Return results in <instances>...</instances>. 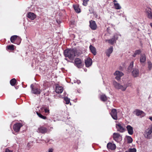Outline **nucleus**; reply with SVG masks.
<instances>
[{"instance_id":"obj_24","label":"nucleus","mask_w":152,"mask_h":152,"mask_svg":"<svg viewBox=\"0 0 152 152\" xmlns=\"http://www.w3.org/2000/svg\"><path fill=\"white\" fill-rule=\"evenodd\" d=\"M73 7L76 12L79 13L80 12V9L77 5H74Z\"/></svg>"},{"instance_id":"obj_6","label":"nucleus","mask_w":152,"mask_h":152,"mask_svg":"<svg viewBox=\"0 0 152 152\" xmlns=\"http://www.w3.org/2000/svg\"><path fill=\"white\" fill-rule=\"evenodd\" d=\"M16 40L18 41L17 44L19 45L20 44L21 42V39L19 37L15 35L12 36L10 38V41L12 43H15L14 42Z\"/></svg>"},{"instance_id":"obj_44","label":"nucleus","mask_w":152,"mask_h":152,"mask_svg":"<svg viewBox=\"0 0 152 152\" xmlns=\"http://www.w3.org/2000/svg\"><path fill=\"white\" fill-rule=\"evenodd\" d=\"M150 25L151 26L152 28V23H151L150 24Z\"/></svg>"},{"instance_id":"obj_13","label":"nucleus","mask_w":152,"mask_h":152,"mask_svg":"<svg viewBox=\"0 0 152 152\" xmlns=\"http://www.w3.org/2000/svg\"><path fill=\"white\" fill-rule=\"evenodd\" d=\"M107 147L108 150H110L112 151L114 150L116 148L115 145L110 142L107 143Z\"/></svg>"},{"instance_id":"obj_34","label":"nucleus","mask_w":152,"mask_h":152,"mask_svg":"<svg viewBox=\"0 0 152 152\" xmlns=\"http://www.w3.org/2000/svg\"><path fill=\"white\" fill-rule=\"evenodd\" d=\"M114 6L116 9L119 10L121 8V7L118 3H114Z\"/></svg>"},{"instance_id":"obj_21","label":"nucleus","mask_w":152,"mask_h":152,"mask_svg":"<svg viewBox=\"0 0 152 152\" xmlns=\"http://www.w3.org/2000/svg\"><path fill=\"white\" fill-rule=\"evenodd\" d=\"M146 60V56L145 54L141 55L140 57V62L141 63H144Z\"/></svg>"},{"instance_id":"obj_28","label":"nucleus","mask_w":152,"mask_h":152,"mask_svg":"<svg viewBox=\"0 0 152 152\" xmlns=\"http://www.w3.org/2000/svg\"><path fill=\"white\" fill-rule=\"evenodd\" d=\"M17 81L16 80L15 78H13L10 81V85L12 86H14L16 83Z\"/></svg>"},{"instance_id":"obj_31","label":"nucleus","mask_w":152,"mask_h":152,"mask_svg":"<svg viewBox=\"0 0 152 152\" xmlns=\"http://www.w3.org/2000/svg\"><path fill=\"white\" fill-rule=\"evenodd\" d=\"M126 138L127 139L128 143H130L132 142L133 141V139L131 137L129 136H127Z\"/></svg>"},{"instance_id":"obj_29","label":"nucleus","mask_w":152,"mask_h":152,"mask_svg":"<svg viewBox=\"0 0 152 152\" xmlns=\"http://www.w3.org/2000/svg\"><path fill=\"white\" fill-rule=\"evenodd\" d=\"M133 66V62L132 61L130 63V65L129 66L128 68V72H130L131 71Z\"/></svg>"},{"instance_id":"obj_17","label":"nucleus","mask_w":152,"mask_h":152,"mask_svg":"<svg viewBox=\"0 0 152 152\" xmlns=\"http://www.w3.org/2000/svg\"><path fill=\"white\" fill-rule=\"evenodd\" d=\"M126 128L128 133L130 135H132L133 134L134 131L133 128L130 125H127Z\"/></svg>"},{"instance_id":"obj_3","label":"nucleus","mask_w":152,"mask_h":152,"mask_svg":"<svg viewBox=\"0 0 152 152\" xmlns=\"http://www.w3.org/2000/svg\"><path fill=\"white\" fill-rule=\"evenodd\" d=\"M144 135V137L147 139H150L152 137V125L145 130Z\"/></svg>"},{"instance_id":"obj_38","label":"nucleus","mask_w":152,"mask_h":152,"mask_svg":"<svg viewBox=\"0 0 152 152\" xmlns=\"http://www.w3.org/2000/svg\"><path fill=\"white\" fill-rule=\"evenodd\" d=\"M136 149L135 148H130L129 149V152H136Z\"/></svg>"},{"instance_id":"obj_2","label":"nucleus","mask_w":152,"mask_h":152,"mask_svg":"<svg viewBox=\"0 0 152 152\" xmlns=\"http://www.w3.org/2000/svg\"><path fill=\"white\" fill-rule=\"evenodd\" d=\"M113 84L115 88L118 89H121L123 91H125L128 86H131V84L130 83H129L127 85H126L124 86L120 85L119 83L115 81H113Z\"/></svg>"},{"instance_id":"obj_19","label":"nucleus","mask_w":152,"mask_h":152,"mask_svg":"<svg viewBox=\"0 0 152 152\" xmlns=\"http://www.w3.org/2000/svg\"><path fill=\"white\" fill-rule=\"evenodd\" d=\"M27 16L28 18L31 20H34L36 18V16L34 14L31 12L28 13Z\"/></svg>"},{"instance_id":"obj_15","label":"nucleus","mask_w":152,"mask_h":152,"mask_svg":"<svg viewBox=\"0 0 152 152\" xmlns=\"http://www.w3.org/2000/svg\"><path fill=\"white\" fill-rule=\"evenodd\" d=\"M86 66L88 67L91 66L92 64V60L90 58H88L85 60Z\"/></svg>"},{"instance_id":"obj_42","label":"nucleus","mask_w":152,"mask_h":152,"mask_svg":"<svg viewBox=\"0 0 152 152\" xmlns=\"http://www.w3.org/2000/svg\"><path fill=\"white\" fill-rule=\"evenodd\" d=\"M53 149L52 148H49L48 150V152H53Z\"/></svg>"},{"instance_id":"obj_11","label":"nucleus","mask_w":152,"mask_h":152,"mask_svg":"<svg viewBox=\"0 0 152 152\" xmlns=\"http://www.w3.org/2000/svg\"><path fill=\"white\" fill-rule=\"evenodd\" d=\"M89 26L92 30H95L97 28V26L95 21L91 20L89 21Z\"/></svg>"},{"instance_id":"obj_1","label":"nucleus","mask_w":152,"mask_h":152,"mask_svg":"<svg viewBox=\"0 0 152 152\" xmlns=\"http://www.w3.org/2000/svg\"><path fill=\"white\" fill-rule=\"evenodd\" d=\"M64 54L65 57L71 60H73L75 57L78 56V53L75 48L67 49L64 52Z\"/></svg>"},{"instance_id":"obj_45","label":"nucleus","mask_w":152,"mask_h":152,"mask_svg":"<svg viewBox=\"0 0 152 152\" xmlns=\"http://www.w3.org/2000/svg\"><path fill=\"white\" fill-rule=\"evenodd\" d=\"M152 121V117L149 118Z\"/></svg>"},{"instance_id":"obj_43","label":"nucleus","mask_w":152,"mask_h":152,"mask_svg":"<svg viewBox=\"0 0 152 152\" xmlns=\"http://www.w3.org/2000/svg\"><path fill=\"white\" fill-rule=\"evenodd\" d=\"M53 140L52 139L50 140H48L47 142H50V143L51 142H53Z\"/></svg>"},{"instance_id":"obj_18","label":"nucleus","mask_w":152,"mask_h":152,"mask_svg":"<svg viewBox=\"0 0 152 152\" xmlns=\"http://www.w3.org/2000/svg\"><path fill=\"white\" fill-rule=\"evenodd\" d=\"M63 88L62 86H57L56 88V92L58 94H61L63 91Z\"/></svg>"},{"instance_id":"obj_22","label":"nucleus","mask_w":152,"mask_h":152,"mask_svg":"<svg viewBox=\"0 0 152 152\" xmlns=\"http://www.w3.org/2000/svg\"><path fill=\"white\" fill-rule=\"evenodd\" d=\"M139 72V71L137 69H134L132 73L133 76L134 77H136L138 75Z\"/></svg>"},{"instance_id":"obj_32","label":"nucleus","mask_w":152,"mask_h":152,"mask_svg":"<svg viewBox=\"0 0 152 152\" xmlns=\"http://www.w3.org/2000/svg\"><path fill=\"white\" fill-rule=\"evenodd\" d=\"M148 17L150 19H152V12L150 11H147Z\"/></svg>"},{"instance_id":"obj_26","label":"nucleus","mask_w":152,"mask_h":152,"mask_svg":"<svg viewBox=\"0 0 152 152\" xmlns=\"http://www.w3.org/2000/svg\"><path fill=\"white\" fill-rule=\"evenodd\" d=\"M100 99L101 101L103 102H105L107 99L106 96L105 94H102L100 96Z\"/></svg>"},{"instance_id":"obj_14","label":"nucleus","mask_w":152,"mask_h":152,"mask_svg":"<svg viewBox=\"0 0 152 152\" xmlns=\"http://www.w3.org/2000/svg\"><path fill=\"white\" fill-rule=\"evenodd\" d=\"M75 63L78 68H81L82 67L81 60L79 58H77L75 60Z\"/></svg>"},{"instance_id":"obj_46","label":"nucleus","mask_w":152,"mask_h":152,"mask_svg":"<svg viewBox=\"0 0 152 152\" xmlns=\"http://www.w3.org/2000/svg\"><path fill=\"white\" fill-rule=\"evenodd\" d=\"M27 146L29 148H30V146H29V144L28 143L27 145Z\"/></svg>"},{"instance_id":"obj_16","label":"nucleus","mask_w":152,"mask_h":152,"mask_svg":"<svg viewBox=\"0 0 152 152\" xmlns=\"http://www.w3.org/2000/svg\"><path fill=\"white\" fill-rule=\"evenodd\" d=\"M38 131L39 133L45 134L48 131V129L46 127L42 126L39 128L38 129Z\"/></svg>"},{"instance_id":"obj_36","label":"nucleus","mask_w":152,"mask_h":152,"mask_svg":"<svg viewBox=\"0 0 152 152\" xmlns=\"http://www.w3.org/2000/svg\"><path fill=\"white\" fill-rule=\"evenodd\" d=\"M148 68L149 70H151L152 67V64L151 61H148Z\"/></svg>"},{"instance_id":"obj_23","label":"nucleus","mask_w":152,"mask_h":152,"mask_svg":"<svg viewBox=\"0 0 152 152\" xmlns=\"http://www.w3.org/2000/svg\"><path fill=\"white\" fill-rule=\"evenodd\" d=\"M113 51V47H111L107 50L106 52V55L109 57L110 56V54L112 53Z\"/></svg>"},{"instance_id":"obj_9","label":"nucleus","mask_w":152,"mask_h":152,"mask_svg":"<svg viewBox=\"0 0 152 152\" xmlns=\"http://www.w3.org/2000/svg\"><path fill=\"white\" fill-rule=\"evenodd\" d=\"M133 113L137 116L140 115L141 117H143L145 115V113L143 111L139 109H136L134 111Z\"/></svg>"},{"instance_id":"obj_33","label":"nucleus","mask_w":152,"mask_h":152,"mask_svg":"<svg viewBox=\"0 0 152 152\" xmlns=\"http://www.w3.org/2000/svg\"><path fill=\"white\" fill-rule=\"evenodd\" d=\"M7 48L8 50H10L11 51H13L14 50V45H9L7 47Z\"/></svg>"},{"instance_id":"obj_39","label":"nucleus","mask_w":152,"mask_h":152,"mask_svg":"<svg viewBox=\"0 0 152 152\" xmlns=\"http://www.w3.org/2000/svg\"><path fill=\"white\" fill-rule=\"evenodd\" d=\"M118 35L116 34H114L113 37L114 38V39H115V41H116L118 39Z\"/></svg>"},{"instance_id":"obj_5","label":"nucleus","mask_w":152,"mask_h":152,"mask_svg":"<svg viewBox=\"0 0 152 152\" xmlns=\"http://www.w3.org/2000/svg\"><path fill=\"white\" fill-rule=\"evenodd\" d=\"M113 140L117 142H120L122 140V136L118 133H114L113 134Z\"/></svg>"},{"instance_id":"obj_48","label":"nucleus","mask_w":152,"mask_h":152,"mask_svg":"<svg viewBox=\"0 0 152 152\" xmlns=\"http://www.w3.org/2000/svg\"><path fill=\"white\" fill-rule=\"evenodd\" d=\"M125 152H129L127 151H126Z\"/></svg>"},{"instance_id":"obj_27","label":"nucleus","mask_w":152,"mask_h":152,"mask_svg":"<svg viewBox=\"0 0 152 152\" xmlns=\"http://www.w3.org/2000/svg\"><path fill=\"white\" fill-rule=\"evenodd\" d=\"M141 53V51L140 49L136 50L134 53L133 55L132 56L134 57H135L137 55L140 54Z\"/></svg>"},{"instance_id":"obj_4","label":"nucleus","mask_w":152,"mask_h":152,"mask_svg":"<svg viewBox=\"0 0 152 152\" xmlns=\"http://www.w3.org/2000/svg\"><path fill=\"white\" fill-rule=\"evenodd\" d=\"M30 87L32 94L37 95L40 94L41 90H40L39 88L36 86H34L33 84H31Z\"/></svg>"},{"instance_id":"obj_35","label":"nucleus","mask_w":152,"mask_h":152,"mask_svg":"<svg viewBox=\"0 0 152 152\" xmlns=\"http://www.w3.org/2000/svg\"><path fill=\"white\" fill-rule=\"evenodd\" d=\"M64 100L66 102V104H68L70 102V99L68 97H66L64 98Z\"/></svg>"},{"instance_id":"obj_47","label":"nucleus","mask_w":152,"mask_h":152,"mask_svg":"<svg viewBox=\"0 0 152 152\" xmlns=\"http://www.w3.org/2000/svg\"><path fill=\"white\" fill-rule=\"evenodd\" d=\"M116 2V0H114L113 1V2Z\"/></svg>"},{"instance_id":"obj_37","label":"nucleus","mask_w":152,"mask_h":152,"mask_svg":"<svg viewBox=\"0 0 152 152\" xmlns=\"http://www.w3.org/2000/svg\"><path fill=\"white\" fill-rule=\"evenodd\" d=\"M89 0H83V4L84 6H86L88 4V2Z\"/></svg>"},{"instance_id":"obj_8","label":"nucleus","mask_w":152,"mask_h":152,"mask_svg":"<svg viewBox=\"0 0 152 152\" xmlns=\"http://www.w3.org/2000/svg\"><path fill=\"white\" fill-rule=\"evenodd\" d=\"M23 126L22 124L20 123L15 124L13 126V129L14 131L16 132H18L20 128Z\"/></svg>"},{"instance_id":"obj_25","label":"nucleus","mask_w":152,"mask_h":152,"mask_svg":"<svg viewBox=\"0 0 152 152\" xmlns=\"http://www.w3.org/2000/svg\"><path fill=\"white\" fill-rule=\"evenodd\" d=\"M108 41V42L110 44L113 45L114 43H115L114 38L113 37L112 39H107L106 40V42Z\"/></svg>"},{"instance_id":"obj_40","label":"nucleus","mask_w":152,"mask_h":152,"mask_svg":"<svg viewBox=\"0 0 152 152\" xmlns=\"http://www.w3.org/2000/svg\"><path fill=\"white\" fill-rule=\"evenodd\" d=\"M44 111H45V113H49V110L48 109V108H45Z\"/></svg>"},{"instance_id":"obj_30","label":"nucleus","mask_w":152,"mask_h":152,"mask_svg":"<svg viewBox=\"0 0 152 152\" xmlns=\"http://www.w3.org/2000/svg\"><path fill=\"white\" fill-rule=\"evenodd\" d=\"M37 114L38 116L41 118L43 119H47V117L46 116L42 115L40 113L38 112H37Z\"/></svg>"},{"instance_id":"obj_20","label":"nucleus","mask_w":152,"mask_h":152,"mask_svg":"<svg viewBox=\"0 0 152 152\" xmlns=\"http://www.w3.org/2000/svg\"><path fill=\"white\" fill-rule=\"evenodd\" d=\"M89 49L91 53L94 56L96 55V49L95 47L91 45L89 46Z\"/></svg>"},{"instance_id":"obj_10","label":"nucleus","mask_w":152,"mask_h":152,"mask_svg":"<svg viewBox=\"0 0 152 152\" xmlns=\"http://www.w3.org/2000/svg\"><path fill=\"white\" fill-rule=\"evenodd\" d=\"M115 126L118 131L121 133H123L125 131V128L120 123L116 124Z\"/></svg>"},{"instance_id":"obj_12","label":"nucleus","mask_w":152,"mask_h":152,"mask_svg":"<svg viewBox=\"0 0 152 152\" xmlns=\"http://www.w3.org/2000/svg\"><path fill=\"white\" fill-rule=\"evenodd\" d=\"M123 73L118 71H116L114 73V75L116 76L115 77V79L117 80H119L121 79V77L124 75Z\"/></svg>"},{"instance_id":"obj_41","label":"nucleus","mask_w":152,"mask_h":152,"mask_svg":"<svg viewBox=\"0 0 152 152\" xmlns=\"http://www.w3.org/2000/svg\"><path fill=\"white\" fill-rule=\"evenodd\" d=\"M5 152H12V151L10 150L8 148H6V149Z\"/></svg>"},{"instance_id":"obj_7","label":"nucleus","mask_w":152,"mask_h":152,"mask_svg":"<svg viewBox=\"0 0 152 152\" xmlns=\"http://www.w3.org/2000/svg\"><path fill=\"white\" fill-rule=\"evenodd\" d=\"M112 118L115 120L118 119L117 110L115 109H113L112 110L110 113Z\"/></svg>"}]
</instances>
